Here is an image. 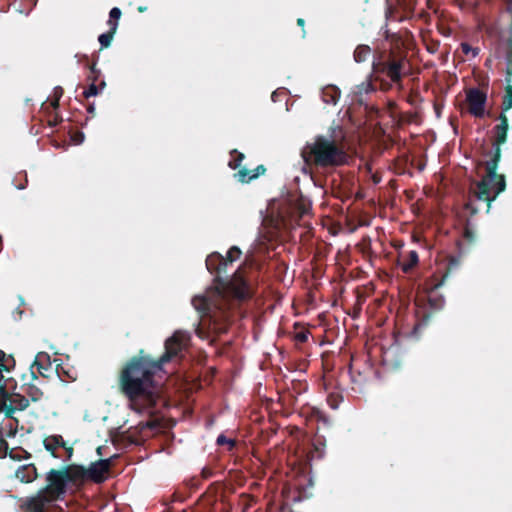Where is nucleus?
I'll use <instances>...</instances> for the list:
<instances>
[{
	"label": "nucleus",
	"instance_id": "nucleus-1",
	"mask_svg": "<svg viewBox=\"0 0 512 512\" xmlns=\"http://www.w3.org/2000/svg\"><path fill=\"white\" fill-rule=\"evenodd\" d=\"M498 119L500 123L494 127L493 152L491 159L486 162V175L476 183V189L470 192L469 200L464 205L466 218L463 223L462 238L457 241L460 254L468 252L476 242V226L471 218L478 213L479 209L474 205V200L485 202L486 211L489 212L491 203L506 188L505 176L498 174L497 168L501 159V145L507 140L509 124L505 113H501Z\"/></svg>",
	"mask_w": 512,
	"mask_h": 512
},
{
	"label": "nucleus",
	"instance_id": "nucleus-2",
	"mask_svg": "<svg viewBox=\"0 0 512 512\" xmlns=\"http://www.w3.org/2000/svg\"><path fill=\"white\" fill-rule=\"evenodd\" d=\"M154 358L144 350L131 357L119 373L118 385L129 400V407L137 413L153 416L161 400L155 376L161 372Z\"/></svg>",
	"mask_w": 512,
	"mask_h": 512
},
{
	"label": "nucleus",
	"instance_id": "nucleus-3",
	"mask_svg": "<svg viewBox=\"0 0 512 512\" xmlns=\"http://www.w3.org/2000/svg\"><path fill=\"white\" fill-rule=\"evenodd\" d=\"M381 35L384 42L374 50L372 72L374 80L379 81L382 89L387 90L391 84L401 85L409 73L410 65L402 36L393 32L388 23L381 27Z\"/></svg>",
	"mask_w": 512,
	"mask_h": 512
},
{
	"label": "nucleus",
	"instance_id": "nucleus-4",
	"mask_svg": "<svg viewBox=\"0 0 512 512\" xmlns=\"http://www.w3.org/2000/svg\"><path fill=\"white\" fill-rule=\"evenodd\" d=\"M206 267L211 274H215L214 281L219 294L238 300L239 303L252 297L250 285L241 268L237 269L228 280L222 277V274L227 271L228 264L220 253H211L206 258Z\"/></svg>",
	"mask_w": 512,
	"mask_h": 512
},
{
	"label": "nucleus",
	"instance_id": "nucleus-5",
	"mask_svg": "<svg viewBox=\"0 0 512 512\" xmlns=\"http://www.w3.org/2000/svg\"><path fill=\"white\" fill-rule=\"evenodd\" d=\"M301 157L306 165L319 168L339 167L347 162L342 143L324 135H317L312 143L307 142Z\"/></svg>",
	"mask_w": 512,
	"mask_h": 512
},
{
	"label": "nucleus",
	"instance_id": "nucleus-6",
	"mask_svg": "<svg viewBox=\"0 0 512 512\" xmlns=\"http://www.w3.org/2000/svg\"><path fill=\"white\" fill-rule=\"evenodd\" d=\"M443 280L437 284H434L428 292L427 304H417L416 309V323L414 325V332H419L422 328L428 325L432 317L436 312L441 310L444 306V297L438 294L437 290L442 285Z\"/></svg>",
	"mask_w": 512,
	"mask_h": 512
},
{
	"label": "nucleus",
	"instance_id": "nucleus-7",
	"mask_svg": "<svg viewBox=\"0 0 512 512\" xmlns=\"http://www.w3.org/2000/svg\"><path fill=\"white\" fill-rule=\"evenodd\" d=\"M62 469H50L46 474V486L41 488L40 491L50 497L55 502L63 500L66 493L68 482Z\"/></svg>",
	"mask_w": 512,
	"mask_h": 512
},
{
	"label": "nucleus",
	"instance_id": "nucleus-8",
	"mask_svg": "<svg viewBox=\"0 0 512 512\" xmlns=\"http://www.w3.org/2000/svg\"><path fill=\"white\" fill-rule=\"evenodd\" d=\"M22 512H65L57 502L38 490L34 495L24 498L20 504Z\"/></svg>",
	"mask_w": 512,
	"mask_h": 512
},
{
	"label": "nucleus",
	"instance_id": "nucleus-9",
	"mask_svg": "<svg viewBox=\"0 0 512 512\" xmlns=\"http://www.w3.org/2000/svg\"><path fill=\"white\" fill-rule=\"evenodd\" d=\"M185 340V334L177 331L165 341V352L158 359H154V362L158 364L161 370H163L164 364L170 362L181 352L184 347Z\"/></svg>",
	"mask_w": 512,
	"mask_h": 512
},
{
	"label": "nucleus",
	"instance_id": "nucleus-10",
	"mask_svg": "<svg viewBox=\"0 0 512 512\" xmlns=\"http://www.w3.org/2000/svg\"><path fill=\"white\" fill-rule=\"evenodd\" d=\"M396 4L401 13H399L396 8L389 5L385 12L386 23L390 20L402 22L412 18L417 5V0H396Z\"/></svg>",
	"mask_w": 512,
	"mask_h": 512
},
{
	"label": "nucleus",
	"instance_id": "nucleus-11",
	"mask_svg": "<svg viewBox=\"0 0 512 512\" xmlns=\"http://www.w3.org/2000/svg\"><path fill=\"white\" fill-rule=\"evenodd\" d=\"M466 101L469 113L476 117L482 118L485 115V106L487 102V94L478 88H470L466 92Z\"/></svg>",
	"mask_w": 512,
	"mask_h": 512
},
{
	"label": "nucleus",
	"instance_id": "nucleus-12",
	"mask_svg": "<svg viewBox=\"0 0 512 512\" xmlns=\"http://www.w3.org/2000/svg\"><path fill=\"white\" fill-rule=\"evenodd\" d=\"M112 464V457L92 462L89 467L86 468L88 480L97 484L103 483L107 479V474L109 473Z\"/></svg>",
	"mask_w": 512,
	"mask_h": 512
},
{
	"label": "nucleus",
	"instance_id": "nucleus-13",
	"mask_svg": "<svg viewBox=\"0 0 512 512\" xmlns=\"http://www.w3.org/2000/svg\"><path fill=\"white\" fill-rule=\"evenodd\" d=\"M62 469L66 474L65 476L68 485L71 484L73 486H79L88 480L86 468L84 466L71 464L62 466Z\"/></svg>",
	"mask_w": 512,
	"mask_h": 512
},
{
	"label": "nucleus",
	"instance_id": "nucleus-14",
	"mask_svg": "<svg viewBox=\"0 0 512 512\" xmlns=\"http://www.w3.org/2000/svg\"><path fill=\"white\" fill-rule=\"evenodd\" d=\"M99 75L100 71L96 68V64L92 63L90 66V75L88 76V79L92 80V83L83 92V96L86 99L98 95L100 91L105 87L106 83L104 81H101L99 85L96 84Z\"/></svg>",
	"mask_w": 512,
	"mask_h": 512
},
{
	"label": "nucleus",
	"instance_id": "nucleus-15",
	"mask_svg": "<svg viewBox=\"0 0 512 512\" xmlns=\"http://www.w3.org/2000/svg\"><path fill=\"white\" fill-rule=\"evenodd\" d=\"M265 172L266 167L263 164H260L254 170L242 167L234 176L241 183H249L250 181L257 179L259 176L264 175Z\"/></svg>",
	"mask_w": 512,
	"mask_h": 512
},
{
	"label": "nucleus",
	"instance_id": "nucleus-16",
	"mask_svg": "<svg viewBox=\"0 0 512 512\" xmlns=\"http://www.w3.org/2000/svg\"><path fill=\"white\" fill-rule=\"evenodd\" d=\"M373 79H374V74L373 72L368 76V78L366 79V81L362 82L361 84L357 85L353 91L354 93V97L355 99L359 102V103H363L364 102V99H363V96L364 95H368L370 93H373L376 91V87L374 86L373 84Z\"/></svg>",
	"mask_w": 512,
	"mask_h": 512
},
{
	"label": "nucleus",
	"instance_id": "nucleus-17",
	"mask_svg": "<svg viewBox=\"0 0 512 512\" xmlns=\"http://www.w3.org/2000/svg\"><path fill=\"white\" fill-rule=\"evenodd\" d=\"M15 476L22 483H31L38 477L37 468L33 464L22 465L16 470Z\"/></svg>",
	"mask_w": 512,
	"mask_h": 512
},
{
	"label": "nucleus",
	"instance_id": "nucleus-18",
	"mask_svg": "<svg viewBox=\"0 0 512 512\" xmlns=\"http://www.w3.org/2000/svg\"><path fill=\"white\" fill-rule=\"evenodd\" d=\"M43 445L54 458H58L56 450L65 447V440L61 435H50L44 438Z\"/></svg>",
	"mask_w": 512,
	"mask_h": 512
},
{
	"label": "nucleus",
	"instance_id": "nucleus-19",
	"mask_svg": "<svg viewBox=\"0 0 512 512\" xmlns=\"http://www.w3.org/2000/svg\"><path fill=\"white\" fill-rule=\"evenodd\" d=\"M340 95L341 92L339 88L334 85H328L322 89V100L326 104L335 105L338 102Z\"/></svg>",
	"mask_w": 512,
	"mask_h": 512
},
{
	"label": "nucleus",
	"instance_id": "nucleus-20",
	"mask_svg": "<svg viewBox=\"0 0 512 512\" xmlns=\"http://www.w3.org/2000/svg\"><path fill=\"white\" fill-rule=\"evenodd\" d=\"M371 53H372V50H371L370 46L365 45V44H360L355 48L353 57H354L355 62L362 63V62H365L370 57Z\"/></svg>",
	"mask_w": 512,
	"mask_h": 512
},
{
	"label": "nucleus",
	"instance_id": "nucleus-21",
	"mask_svg": "<svg viewBox=\"0 0 512 512\" xmlns=\"http://www.w3.org/2000/svg\"><path fill=\"white\" fill-rule=\"evenodd\" d=\"M419 262L418 253L415 250L408 252L407 256L403 259L401 264L402 270L407 273L411 271Z\"/></svg>",
	"mask_w": 512,
	"mask_h": 512
},
{
	"label": "nucleus",
	"instance_id": "nucleus-22",
	"mask_svg": "<svg viewBox=\"0 0 512 512\" xmlns=\"http://www.w3.org/2000/svg\"><path fill=\"white\" fill-rule=\"evenodd\" d=\"M116 31L115 25L113 24V27H109V30L106 33L99 36L98 41L102 48H108L110 46Z\"/></svg>",
	"mask_w": 512,
	"mask_h": 512
},
{
	"label": "nucleus",
	"instance_id": "nucleus-23",
	"mask_svg": "<svg viewBox=\"0 0 512 512\" xmlns=\"http://www.w3.org/2000/svg\"><path fill=\"white\" fill-rule=\"evenodd\" d=\"M138 426L140 430L148 429L150 431H155L161 428V419L153 417L150 420L140 422Z\"/></svg>",
	"mask_w": 512,
	"mask_h": 512
},
{
	"label": "nucleus",
	"instance_id": "nucleus-24",
	"mask_svg": "<svg viewBox=\"0 0 512 512\" xmlns=\"http://www.w3.org/2000/svg\"><path fill=\"white\" fill-rule=\"evenodd\" d=\"M230 154L233 158L229 161L228 166L231 169L236 170L241 166V163L245 158V155L236 149L232 150Z\"/></svg>",
	"mask_w": 512,
	"mask_h": 512
},
{
	"label": "nucleus",
	"instance_id": "nucleus-25",
	"mask_svg": "<svg viewBox=\"0 0 512 512\" xmlns=\"http://www.w3.org/2000/svg\"><path fill=\"white\" fill-rule=\"evenodd\" d=\"M10 402L14 404L18 410L23 411L29 406V400L21 394H13Z\"/></svg>",
	"mask_w": 512,
	"mask_h": 512
},
{
	"label": "nucleus",
	"instance_id": "nucleus-26",
	"mask_svg": "<svg viewBox=\"0 0 512 512\" xmlns=\"http://www.w3.org/2000/svg\"><path fill=\"white\" fill-rule=\"evenodd\" d=\"M121 10L118 7H114L110 10L109 20L107 21L108 26L111 28L115 25V30L118 28V20L121 17Z\"/></svg>",
	"mask_w": 512,
	"mask_h": 512
},
{
	"label": "nucleus",
	"instance_id": "nucleus-27",
	"mask_svg": "<svg viewBox=\"0 0 512 512\" xmlns=\"http://www.w3.org/2000/svg\"><path fill=\"white\" fill-rule=\"evenodd\" d=\"M219 446L227 445V450L232 451L236 447V440L227 438L224 434H220L216 439Z\"/></svg>",
	"mask_w": 512,
	"mask_h": 512
},
{
	"label": "nucleus",
	"instance_id": "nucleus-28",
	"mask_svg": "<svg viewBox=\"0 0 512 512\" xmlns=\"http://www.w3.org/2000/svg\"><path fill=\"white\" fill-rule=\"evenodd\" d=\"M15 187L19 190L25 189L28 183L26 172H20L13 180Z\"/></svg>",
	"mask_w": 512,
	"mask_h": 512
},
{
	"label": "nucleus",
	"instance_id": "nucleus-29",
	"mask_svg": "<svg viewBox=\"0 0 512 512\" xmlns=\"http://www.w3.org/2000/svg\"><path fill=\"white\" fill-rule=\"evenodd\" d=\"M241 254H242V252L239 247L232 246L228 250L227 256L224 258H225V260H227V264L229 265V264L233 263L235 260H237L241 256Z\"/></svg>",
	"mask_w": 512,
	"mask_h": 512
},
{
	"label": "nucleus",
	"instance_id": "nucleus-30",
	"mask_svg": "<svg viewBox=\"0 0 512 512\" xmlns=\"http://www.w3.org/2000/svg\"><path fill=\"white\" fill-rule=\"evenodd\" d=\"M194 307L199 311H206L209 308L208 300L205 297H195L192 300Z\"/></svg>",
	"mask_w": 512,
	"mask_h": 512
},
{
	"label": "nucleus",
	"instance_id": "nucleus-31",
	"mask_svg": "<svg viewBox=\"0 0 512 512\" xmlns=\"http://www.w3.org/2000/svg\"><path fill=\"white\" fill-rule=\"evenodd\" d=\"M460 48H461L463 54L468 55V54L471 53L472 57H477L479 55V53H480V48L472 47L467 42H462L460 44Z\"/></svg>",
	"mask_w": 512,
	"mask_h": 512
},
{
	"label": "nucleus",
	"instance_id": "nucleus-32",
	"mask_svg": "<svg viewBox=\"0 0 512 512\" xmlns=\"http://www.w3.org/2000/svg\"><path fill=\"white\" fill-rule=\"evenodd\" d=\"M309 332L306 330L295 333L294 339L299 343H305L308 340Z\"/></svg>",
	"mask_w": 512,
	"mask_h": 512
},
{
	"label": "nucleus",
	"instance_id": "nucleus-33",
	"mask_svg": "<svg viewBox=\"0 0 512 512\" xmlns=\"http://www.w3.org/2000/svg\"><path fill=\"white\" fill-rule=\"evenodd\" d=\"M230 319V312L224 311L221 312V326L218 328L220 331H224L226 329L227 322Z\"/></svg>",
	"mask_w": 512,
	"mask_h": 512
},
{
	"label": "nucleus",
	"instance_id": "nucleus-34",
	"mask_svg": "<svg viewBox=\"0 0 512 512\" xmlns=\"http://www.w3.org/2000/svg\"><path fill=\"white\" fill-rule=\"evenodd\" d=\"M16 410H18V408L14 404L10 403V405H6L4 403V411L7 418H11Z\"/></svg>",
	"mask_w": 512,
	"mask_h": 512
},
{
	"label": "nucleus",
	"instance_id": "nucleus-35",
	"mask_svg": "<svg viewBox=\"0 0 512 512\" xmlns=\"http://www.w3.org/2000/svg\"><path fill=\"white\" fill-rule=\"evenodd\" d=\"M61 121H62L61 117H60L57 113H54V114H52V115H50V116H49L48 124H49V126H51V127H55V126H57Z\"/></svg>",
	"mask_w": 512,
	"mask_h": 512
},
{
	"label": "nucleus",
	"instance_id": "nucleus-36",
	"mask_svg": "<svg viewBox=\"0 0 512 512\" xmlns=\"http://www.w3.org/2000/svg\"><path fill=\"white\" fill-rule=\"evenodd\" d=\"M59 101L60 99L53 98L49 104V106H45V103L42 104V108L49 109L52 108L53 110H57L59 108Z\"/></svg>",
	"mask_w": 512,
	"mask_h": 512
},
{
	"label": "nucleus",
	"instance_id": "nucleus-37",
	"mask_svg": "<svg viewBox=\"0 0 512 512\" xmlns=\"http://www.w3.org/2000/svg\"><path fill=\"white\" fill-rule=\"evenodd\" d=\"M63 93H64L63 88L60 86H57L53 90V98L61 99V97L63 96Z\"/></svg>",
	"mask_w": 512,
	"mask_h": 512
},
{
	"label": "nucleus",
	"instance_id": "nucleus-38",
	"mask_svg": "<svg viewBox=\"0 0 512 512\" xmlns=\"http://www.w3.org/2000/svg\"><path fill=\"white\" fill-rule=\"evenodd\" d=\"M63 448L65 449L67 460H70L73 455V452H74L73 447L67 446V443L65 442V447H63Z\"/></svg>",
	"mask_w": 512,
	"mask_h": 512
},
{
	"label": "nucleus",
	"instance_id": "nucleus-39",
	"mask_svg": "<svg viewBox=\"0 0 512 512\" xmlns=\"http://www.w3.org/2000/svg\"><path fill=\"white\" fill-rule=\"evenodd\" d=\"M286 226L287 224L284 219L277 220L275 224V229L277 230V232H279L282 228H285Z\"/></svg>",
	"mask_w": 512,
	"mask_h": 512
},
{
	"label": "nucleus",
	"instance_id": "nucleus-40",
	"mask_svg": "<svg viewBox=\"0 0 512 512\" xmlns=\"http://www.w3.org/2000/svg\"><path fill=\"white\" fill-rule=\"evenodd\" d=\"M34 364L37 365L39 373L44 375L42 370H46V368L43 366V364L41 363V361L38 358H36Z\"/></svg>",
	"mask_w": 512,
	"mask_h": 512
},
{
	"label": "nucleus",
	"instance_id": "nucleus-41",
	"mask_svg": "<svg viewBox=\"0 0 512 512\" xmlns=\"http://www.w3.org/2000/svg\"><path fill=\"white\" fill-rule=\"evenodd\" d=\"M201 474H202V477L204 479H208V478H210L212 476V471L210 469H208V468H204L202 470Z\"/></svg>",
	"mask_w": 512,
	"mask_h": 512
},
{
	"label": "nucleus",
	"instance_id": "nucleus-42",
	"mask_svg": "<svg viewBox=\"0 0 512 512\" xmlns=\"http://www.w3.org/2000/svg\"><path fill=\"white\" fill-rule=\"evenodd\" d=\"M4 359H5V353L2 350H0V370L6 369V367L4 365Z\"/></svg>",
	"mask_w": 512,
	"mask_h": 512
},
{
	"label": "nucleus",
	"instance_id": "nucleus-43",
	"mask_svg": "<svg viewBox=\"0 0 512 512\" xmlns=\"http://www.w3.org/2000/svg\"><path fill=\"white\" fill-rule=\"evenodd\" d=\"M87 112H88L90 115H92V116H94V115H95V106H94V104H89V105H88V107H87Z\"/></svg>",
	"mask_w": 512,
	"mask_h": 512
},
{
	"label": "nucleus",
	"instance_id": "nucleus-44",
	"mask_svg": "<svg viewBox=\"0 0 512 512\" xmlns=\"http://www.w3.org/2000/svg\"><path fill=\"white\" fill-rule=\"evenodd\" d=\"M38 393H39V390L37 388L34 389L33 393H30L33 401H37L38 400V396H37Z\"/></svg>",
	"mask_w": 512,
	"mask_h": 512
},
{
	"label": "nucleus",
	"instance_id": "nucleus-45",
	"mask_svg": "<svg viewBox=\"0 0 512 512\" xmlns=\"http://www.w3.org/2000/svg\"><path fill=\"white\" fill-rule=\"evenodd\" d=\"M2 448H7V442L3 438H0V451L2 450Z\"/></svg>",
	"mask_w": 512,
	"mask_h": 512
},
{
	"label": "nucleus",
	"instance_id": "nucleus-46",
	"mask_svg": "<svg viewBox=\"0 0 512 512\" xmlns=\"http://www.w3.org/2000/svg\"><path fill=\"white\" fill-rule=\"evenodd\" d=\"M297 25L304 28V25H305V20L303 18H298L297 19Z\"/></svg>",
	"mask_w": 512,
	"mask_h": 512
},
{
	"label": "nucleus",
	"instance_id": "nucleus-47",
	"mask_svg": "<svg viewBox=\"0 0 512 512\" xmlns=\"http://www.w3.org/2000/svg\"><path fill=\"white\" fill-rule=\"evenodd\" d=\"M80 137L78 143L82 142L83 138H84V135L82 133H78V135Z\"/></svg>",
	"mask_w": 512,
	"mask_h": 512
},
{
	"label": "nucleus",
	"instance_id": "nucleus-48",
	"mask_svg": "<svg viewBox=\"0 0 512 512\" xmlns=\"http://www.w3.org/2000/svg\"><path fill=\"white\" fill-rule=\"evenodd\" d=\"M432 2H433V0H427L428 8H432Z\"/></svg>",
	"mask_w": 512,
	"mask_h": 512
},
{
	"label": "nucleus",
	"instance_id": "nucleus-49",
	"mask_svg": "<svg viewBox=\"0 0 512 512\" xmlns=\"http://www.w3.org/2000/svg\"><path fill=\"white\" fill-rule=\"evenodd\" d=\"M281 512H293L290 508H283Z\"/></svg>",
	"mask_w": 512,
	"mask_h": 512
},
{
	"label": "nucleus",
	"instance_id": "nucleus-50",
	"mask_svg": "<svg viewBox=\"0 0 512 512\" xmlns=\"http://www.w3.org/2000/svg\"><path fill=\"white\" fill-rule=\"evenodd\" d=\"M101 450H102V448H101V447H98V448H97V453H98L99 455H101Z\"/></svg>",
	"mask_w": 512,
	"mask_h": 512
},
{
	"label": "nucleus",
	"instance_id": "nucleus-51",
	"mask_svg": "<svg viewBox=\"0 0 512 512\" xmlns=\"http://www.w3.org/2000/svg\"><path fill=\"white\" fill-rule=\"evenodd\" d=\"M3 397H4L5 399H6V398H8V394H7V392H5V393H4Z\"/></svg>",
	"mask_w": 512,
	"mask_h": 512
},
{
	"label": "nucleus",
	"instance_id": "nucleus-52",
	"mask_svg": "<svg viewBox=\"0 0 512 512\" xmlns=\"http://www.w3.org/2000/svg\"><path fill=\"white\" fill-rule=\"evenodd\" d=\"M138 10H139L140 12H143V11H144V8L139 7V9H138Z\"/></svg>",
	"mask_w": 512,
	"mask_h": 512
},
{
	"label": "nucleus",
	"instance_id": "nucleus-53",
	"mask_svg": "<svg viewBox=\"0 0 512 512\" xmlns=\"http://www.w3.org/2000/svg\"><path fill=\"white\" fill-rule=\"evenodd\" d=\"M387 2H389L390 0H386Z\"/></svg>",
	"mask_w": 512,
	"mask_h": 512
}]
</instances>
